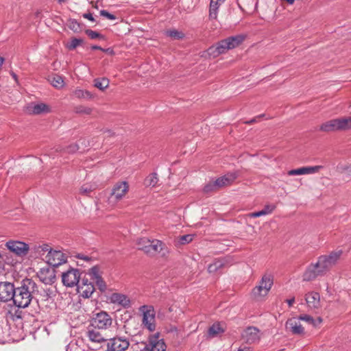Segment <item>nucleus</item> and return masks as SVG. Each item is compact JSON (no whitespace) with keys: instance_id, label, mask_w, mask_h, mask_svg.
<instances>
[{"instance_id":"obj_17","label":"nucleus","mask_w":351,"mask_h":351,"mask_svg":"<svg viewBox=\"0 0 351 351\" xmlns=\"http://www.w3.org/2000/svg\"><path fill=\"white\" fill-rule=\"evenodd\" d=\"M16 289L12 282L1 281V302L13 301Z\"/></svg>"},{"instance_id":"obj_53","label":"nucleus","mask_w":351,"mask_h":351,"mask_svg":"<svg viewBox=\"0 0 351 351\" xmlns=\"http://www.w3.org/2000/svg\"><path fill=\"white\" fill-rule=\"evenodd\" d=\"M76 257H77V258L83 259V260L86 261H90V258L89 256H85V255H83V254H77V255L76 256Z\"/></svg>"},{"instance_id":"obj_51","label":"nucleus","mask_w":351,"mask_h":351,"mask_svg":"<svg viewBox=\"0 0 351 351\" xmlns=\"http://www.w3.org/2000/svg\"><path fill=\"white\" fill-rule=\"evenodd\" d=\"M82 16L84 18V19H86L92 22H95V20L94 19V17L93 16L92 14L90 13V12H88V13H84L83 14Z\"/></svg>"},{"instance_id":"obj_22","label":"nucleus","mask_w":351,"mask_h":351,"mask_svg":"<svg viewBox=\"0 0 351 351\" xmlns=\"http://www.w3.org/2000/svg\"><path fill=\"white\" fill-rule=\"evenodd\" d=\"M307 306L311 309H318L321 307L320 295L315 291H311L305 295Z\"/></svg>"},{"instance_id":"obj_20","label":"nucleus","mask_w":351,"mask_h":351,"mask_svg":"<svg viewBox=\"0 0 351 351\" xmlns=\"http://www.w3.org/2000/svg\"><path fill=\"white\" fill-rule=\"evenodd\" d=\"M230 48H228L226 40L218 42L215 45L210 47L208 50V54L210 57L216 58L222 53H225Z\"/></svg>"},{"instance_id":"obj_14","label":"nucleus","mask_w":351,"mask_h":351,"mask_svg":"<svg viewBox=\"0 0 351 351\" xmlns=\"http://www.w3.org/2000/svg\"><path fill=\"white\" fill-rule=\"evenodd\" d=\"M286 330L295 335H302L304 334V328L302 326L298 318L292 317L289 319L285 324Z\"/></svg>"},{"instance_id":"obj_10","label":"nucleus","mask_w":351,"mask_h":351,"mask_svg":"<svg viewBox=\"0 0 351 351\" xmlns=\"http://www.w3.org/2000/svg\"><path fill=\"white\" fill-rule=\"evenodd\" d=\"M167 346L163 339L160 338L158 332L149 336L148 343L144 348L145 351H165Z\"/></svg>"},{"instance_id":"obj_27","label":"nucleus","mask_w":351,"mask_h":351,"mask_svg":"<svg viewBox=\"0 0 351 351\" xmlns=\"http://www.w3.org/2000/svg\"><path fill=\"white\" fill-rule=\"evenodd\" d=\"M230 263L228 258H223L221 259L215 260L213 263L210 264L208 267L209 273L217 272L219 269L223 267L226 265Z\"/></svg>"},{"instance_id":"obj_60","label":"nucleus","mask_w":351,"mask_h":351,"mask_svg":"<svg viewBox=\"0 0 351 351\" xmlns=\"http://www.w3.org/2000/svg\"><path fill=\"white\" fill-rule=\"evenodd\" d=\"M4 58L1 57V64L3 63Z\"/></svg>"},{"instance_id":"obj_42","label":"nucleus","mask_w":351,"mask_h":351,"mask_svg":"<svg viewBox=\"0 0 351 351\" xmlns=\"http://www.w3.org/2000/svg\"><path fill=\"white\" fill-rule=\"evenodd\" d=\"M93 283H95L101 291H104L106 289V285L101 277L93 281Z\"/></svg>"},{"instance_id":"obj_19","label":"nucleus","mask_w":351,"mask_h":351,"mask_svg":"<svg viewBox=\"0 0 351 351\" xmlns=\"http://www.w3.org/2000/svg\"><path fill=\"white\" fill-rule=\"evenodd\" d=\"M129 185L127 182H119L116 183L111 192V197H114L117 201L121 200L128 193Z\"/></svg>"},{"instance_id":"obj_12","label":"nucleus","mask_w":351,"mask_h":351,"mask_svg":"<svg viewBox=\"0 0 351 351\" xmlns=\"http://www.w3.org/2000/svg\"><path fill=\"white\" fill-rule=\"evenodd\" d=\"M130 346L129 341L123 337H114L110 339L107 344L108 351H125Z\"/></svg>"},{"instance_id":"obj_4","label":"nucleus","mask_w":351,"mask_h":351,"mask_svg":"<svg viewBox=\"0 0 351 351\" xmlns=\"http://www.w3.org/2000/svg\"><path fill=\"white\" fill-rule=\"evenodd\" d=\"M136 245L139 250L143 251L146 254L151 256H154L165 250V252L162 255L165 256L166 253H168V251L165 249V243L158 239L150 240L146 237L140 238L136 241Z\"/></svg>"},{"instance_id":"obj_50","label":"nucleus","mask_w":351,"mask_h":351,"mask_svg":"<svg viewBox=\"0 0 351 351\" xmlns=\"http://www.w3.org/2000/svg\"><path fill=\"white\" fill-rule=\"evenodd\" d=\"M263 215H264V213L263 212V210L250 213L247 215V216L250 218L258 217L263 216Z\"/></svg>"},{"instance_id":"obj_38","label":"nucleus","mask_w":351,"mask_h":351,"mask_svg":"<svg viewBox=\"0 0 351 351\" xmlns=\"http://www.w3.org/2000/svg\"><path fill=\"white\" fill-rule=\"evenodd\" d=\"M68 27L74 32L80 31V24L75 19H69L67 22Z\"/></svg>"},{"instance_id":"obj_49","label":"nucleus","mask_w":351,"mask_h":351,"mask_svg":"<svg viewBox=\"0 0 351 351\" xmlns=\"http://www.w3.org/2000/svg\"><path fill=\"white\" fill-rule=\"evenodd\" d=\"M51 250L49 246L47 244H44L43 245H40L38 247V251L40 254H41V252H49V251Z\"/></svg>"},{"instance_id":"obj_32","label":"nucleus","mask_w":351,"mask_h":351,"mask_svg":"<svg viewBox=\"0 0 351 351\" xmlns=\"http://www.w3.org/2000/svg\"><path fill=\"white\" fill-rule=\"evenodd\" d=\"M51 83L57 88H62L64 85L63 77L58 75H53L51 77Z\"/></svg>"},{"instance_id":"obj_57","label":"nucleus","mask_w":351,"mask_h":351,"mask_svg":"<svg viewBox=\"0 0 351 351\" xmlns=\"http://www.w3.org/2000/svg\"><path fill=\"white\" fill-rule=\"evenodd\" d=\"M315 321L318 326L319 324H320L322 322V318L319 317H317V319Z\"/></svg>"},{"instance_id":"obj_5","label":"nucleus","mask_w":351,"mask_h":351,"mask_svg":"<svg viewBox=\"0 0 351 351\" xmlns=\"http://www.w3.org/2000/svg\"><path fill=\"white\" fill-rule=\"evenodd\" d=\"M351 129V117L334 119L323 123L319 130L324 132L348 130Z\"/></svg>"},{"instance_id":"obj_23","label":"nucleus","mask_w":351,"mask_h":351,"mask_svg":"<svg viewBox=\"0 0 351 351\" xmlns=\"http://www.w3.org/2000/svg\"><path fill=\"white\" fill-rule=\"evenodd\" d=\"M98 330L97 328L91 326L88 328L86 336L92 343H101L106 341L104 336Z\"/></svg>"},{"instance_id":"obj_18","label":"nucleus","mask_w":351,"mask_h":351,"mask_svg":"<svg viewBox=\"0 0 351 351\" xmlns=\"http://www.w3.org/2000/svg\"><path fill=\"white\" fill-rule=\"evenodd\" d=\"M108 300L110 303L119 305L123 308H127L130 307L131 301L130 298L125 294L121 293H113L109 297Z\"/></svg>"},{"instance_id":"obj_34","label":"nucleus","mask_w":351,"mask_h":351,"mask_svg":"<svg viewBox=\"0 0 351 351\" xmlns=\"http://www.w3.org/2000/svg\"><path fill=\"white\" fill-rule=\"evenodd\" d=\"M219 190V187L217 186V184L215 180H211L208 182L204 187V192L205 193H210Z\"/></svg>"},{"instance_id":"obj_45","label":"nucleus","mask_w":351,"mask_h":351,"mask_svg":"<svg viewBox=\"0 0 351 351\" xmlns=\"http://www.w3.org/2000/svg\"><path fill=\"white\" fill-rule=\"evenodd\" d=\"M100 15L107 18L109 20L116 19V16L114 14L109 13L108 11L105 10H102L100 11Z\"/></svg>"},{"instance_id":"obj_28","label":"nucleus","mask_w":351,"mask_h":351,"mask_svg":"<svg viewBox=\"0 0 351 351\" xmlns=\"http://www.w3.org/2000/svg\"><path fill=\"white\" fill-rule=\"evenodd\" d=\"M245 39V36L243 35H237L234 36H230L225 39L227 42L228 48L232 49L239 45H240Z\"/></svg>"},{"instance_id":"obj_41","label":"nucleus","mask_w":351,"mask_h":351,"mask_svg":"<svg viewBox=\"0 0 351 351\" xmlns=\"http://www.w3.org/2000/svg\"><path fill=\"white\" fill-rule=\"evenodd\" d=\"M167 35L174 39H180L184 37V34L177 30H170L167 32Z\"/></svg>"},{"instance_id":"obj_26","label":"nucleus","mask_w":351,"mask_h":351,"mask_svg":"<svg viewBox=\"0 0 351 351\" xmlns=\"http://www.w3.org/2000/svg\"><path fill=\"white\" fill-rule=\"evenodd\" d=\"M224 2V0H210L209 5V19H217L219 8Z\"/></svg>"},{"instance_id":"obj_21","label":"nucleus","mask_w":351,"mask_h":351,"mask_svg":"<svg viewBox=\"0 0 351 351\" xmlns=\"http://www.w3.org/2000/svg\"><path fill=\"white\" fill-rule=\"evenodd\" d=\"M77 287L78 292L82 293L83 298H90L95 291L93 282H89L86 278H82L81 282H80Z\"/></svg>"},{"instance_id":"obj_1","label":"nucleus","mask_w":351,"mask_h":351,"mask_svg":"<svg viewBox=\"0 0 351 351\" xmlns=\"http://www.w3.org/2000/svg\"><path fill=\"white\" fill-rule=\"evenodd\" d=\"M38 292L36 283L30 278H25L23 280L22 285L16 288L15 295L13 299L14 306L11 307L5 314L7 322L15 321L16 319L21 318L17 315V307L25 308L30 304L34 295Z\"/></svg>"},{"instance_id":"obj_25","label":"nucleus","mask_w":351,"mask_h":351,"mask_svg":"<svg viewBox=\"0 0 351 351\" xmlns=\"http://www.w3.org/2000/svg\"><path fill=\"white\" fill-rule=\"evenodd\" d=\"M237 178L236 173H228L223 176H221L217 180H215V182L217 186L219 189L221 188L230 185Z\"/></svg>"},{"instance_id":"obj_43","label":"nucleus","mask_w":351,"mask_h":351,"mask_svg":"<svg viewBox=\"0 0 351 351\" xmlns=\"http://www.w3.org/2000/svg\"><path fill=\"white\" fill-rule=\"evenodd\" d=\"M86 34H87L91 39H96V38H103V36L100 34L97 33V32L93 31L91 29H86L85 31Z\"/></svg>"},{"instance_id":"obj_52","label":"nucleus","mask_w":351,"mask_h":351,"mask_svg":"<svg viewBox=\"0 0 351 351\" xmlns=\"http://www.w3.org/2000/svg\"><path fill=\"white\" fill-rule=\"evenodd\" d=\"M263 116H264V114L259 115V116H258V117H255V118H254V119H251V120H250V121H246V122H245V123H246V124H252V123H255V122H256V121H257V119H260L261 117H263Z\"/></svg>"},{"instance_id":"obj_7","label":"nucleus","mask_w":351,"mask_h":351,"mask_svg":"<svg viewBox=\"0 0 351 351\" xmlns=\"http://www.w3.org/2000/svg\"><path fill=\"white\" fill-rule=\"evenodd\" d=\"M81 273L78 269L69 268L62 273V282L67 287L77 286L80 283Z\"/></svg>"},{"instance_id":"obj_35","label":"nucleus","mask_w":351,"mask_h":351,"mask_svg":"<svg viewBox=\"0 0 351 351\" xmlns=\"http://www.w3.org/2000/svg\"><path fill=\"white\" fill-rule=\"evenodd\" d=\"M84 43V40L82 38H73L71 41L66 45V47L69 50L75 49L77 46Z\"/></svg>"},{"instance_id":"obj_8","label":"nucleus","mask_w":351,"mask_h":351,"mask_svg":"<svg viewBox=\"0 0 351 351\" xmlns=\"http://www.w3.org/2000/svg\"><path fill=\"white\" fill-rule=\"evenodd\" d=\"M112 324L111 316L106 312L101 311L95 315L91 319L90 325L92 327L97 328L101 330L109 328Z\"/></svg>"},{"instance_id":"obj_44","label":"nucleus","mask_w":351,"mask_h":351,"mask_svg":"<svg viewBox=\"0 0 351 351\" xmlns=\"http://www.w3.org/2000/svg\"><path fill=\"white\" fill-rule=\"evenodd\" d=\"M193 240V235L191 234H185L180 238V242L181 244L189 243Z\"/></svg>"},{"instance_id":"obj_9","label":"nucleus","mask_w":351,"mask_h":351,"mask_svg":"<svg viewBox=\"0 0 351 351\" xmlns=\"http://www.w3.org/2000/svg\"><path fill=\"white\" fill-rule=\"evenodd\" d=\"M143 312V324L149 330L154 331L156 328L155 312L152 306H143L141 307Z\"/></svg>"},{"instance_id":"obj_29","label":"nucleus","mask_w":351,"mask_h":351,"mask_svg":"<svg viewBox=\"0 0 351 351\" xmlns=\"http://www.w3.org/2000/svg\"><path fill=\"white\" fill-rule=\"evenodd\" d=\"M158 178L156 173H152L147 176L144 180V185L145 186L154 187L158 182Z\"/></svg>"},{"instance_id":"obj_30","label":"nucleus","mask_w":351,"mask_h":351,"mask_svg":"<svg viewBox=\"0 0 351 351\" xmlns=\"http://www.w3.org/2000/svg\"><path fill=\"white\" fill-rule=\"evenodd\" d=\"M94 86L101 90H104L109 86V80L107 78H97L94 80Z\"/></svg>"},{"instance_id":"obj_39","label":"nucleus","mask_w":351,"mask_h":351,"mask_svg":"<svg viewBox=\"0 0 351 351\" xmlns=\"http://www.w3.org/2000/svg\"><path fill=\"white\" fill-rule=\"evenodd\" d=\"M89 275L90 276L91 280L93 281H95V280L101 277L99 274V270L97 267H93L90 269Z\"/></svg>"},{"instance_id":"obj_16","label":"nucleus","mask_w":351,"mask_h":351,"mask_svg":"<svg viewBox=\"0 0 351 351\" xmlns=\"http://www.w3.org/2000/svg\"><path fill=\"white\" fill-rule=\"evenodd\" d=\"M37 276L45 285H52L56 280L55 270L48 266L41 268L37 273Z\"/></svg>"},{"instance_id":"obj_54","label":"nucleus","mask_w":351,"mask_h":351,"mask_svg":"<svg viewBox=\"0 0 351 351\" xmlns=\"http://www.w3.org/2000/svg\"><path fill=\"white\" fill-rule=\"evenodd\" d=\"M91 49H93V50H101V51H106L105 49H104L103 48H101V47L97 46V45H93V46H91Z\"/></svg>"},{"instance_id":"obj_47","label":"nucleus","mask_w":351,"mask_h":351,"mask_svg":"<svg viewBox=\"0 0 351 351\" xmlns=\"http://www.w3.org/2000/svg\"><path fill=\"white\" fill-rule=\"evenodd\" d=\"M79 149V146L76 143L71 144L66 148L68 153H75Z\"/></svg>"},{"instance_id":"obj_3","label":"nucleus","mask_w":351,"mask_h":351,"mask_svg":"<svg viewBox=\"0 0 351 351\" xmlns=\"http://www.w3.org/2000/svg\"><path fill=\"white\" fill-rule=\"evenodd\" d=\"M8 250L18 257H23L28 254L29 250V245L25 242L16 240H9L5 243V248L1 252V259L8 265H13L14 260L12 258L8 257L7 252Z\"/></svg>"},{"instance_id":"obj_36","label":"nucleus","mask_w":351,"mask_h":351,"mask_svg":"<svg viewBox=\"0 0 351 351\" xmlns=\"http://www.w3.org/2000/svg\"><path fill=\"white\" fill-rule=\"evenodd\" d=\"M74 111L80 114H90L93 112V109L84 106H77L75 107Z\"/></svg>"},{"instance_id":"obj_15","label":"nucleus","mask_w":351,"mask_h":351,"mask_svg":"<svg viewBox=\"0 0 351 351\" xmlns=\"http://www.w3.org/2000/svg\"><path fill=\"white\" fill-rule=\"evenodd\" d=\"M241 336L243 340L249 344L258 342L261 339L260 330L253 326H250L244 330Z\"/></svg>"},{"instance_id":"obj_55","label":"nucleus","mask_w":351,"mask_h":351,"mask_svg":"<svg viewBox=\"0 0 351 351\" xmlns=\"http://www.w3.org/2000/svg\"><path fill=\"white\" fill-rule=\"evenodd\" d=\"M286 302H287L289 306H291L295 302V298H292L291 299L287 300Z\"/></svg>"},{"instance_id":"obj_11","label":"nucleus","mask_w":351,"mask_h":351,"mask_svg":"<svg viewBox=\"0 0 351 351\" xmlns=\"http://www.w3.org/2000/svg\"><path fill=\"white\" fill-rule=\"evenodd\" d=\"M66 259L67 256L60 250H50L46 256L47 264L55 267L66 263Z\"/></svg>"},{"instance_id":"obj_24","label":"nucleus","mask_w":351,"mask_h":351,"mask_svg":"<svg viewBox=\"0 0 351 351\" xmlns=\"http://www.w3.org/2000/svg\"><path fill=\"white\" fill-rule=\"evenodd\" d=\"M323 168L321 165H317L314 167H303L296 169H292L288 171L289 176H297V175H304L311 174L318 172Z\"/></svg>"},{"instance_id":"obj_46","label":"nucleus","mask_w":351,"mask_h":351,"mask_svg":"<svg viewBox=\"0 0 351 351\" xmlns=\"http://www.w3.org/2000/svg\"><path fill=\"white\" fill-rule=\"evenodd\" d=\"M275 208V205H266L262 210L264 213V215H266L271 214Z\"/></svg>"},{"instance_id":"obj_48","label":"nucleus","mask_w":351,"mask_h":351,"mask_svg":"<svg viewBox=\"0 0 351 351\" xmlns=\"http://www.w3.org/2000/svg\"><path fill=\"white\" fill-rule=\"evenodd\" d=\"M341 172L351 176V165H344L341 167Z\"/></svg>"},{"instance_id":"obj_58","label":"nucleus","mask_w":351,"mask_h":351,"mask_svg":"<svg viewBox=\"0 0 351 351\" xmlns=\"http://www.w3.org/2000/svg\"><path fill=\"white\" fill-rule=\"evenodd\" d=\"M90 3H91V4H93V1H90ZM93 8H96V9H97V8H98L97 3H95V5H93Z\"/></svg>"},{"instance_id":"obj_31","label":"nucleus","mask_w":351,"mask_h":351,"mask_svg":"<svg viewBox=\"0 0 351 351\" xmlns=\"http://www.w3.org/2000/svg\"><path fill=\"white\" fill-rule=\"evenodd\" d=\"M74 95L79 99H90L93 97V94L88 91L82 89H77L73 92Z\"/></svg>"},{"instance_id":"obj_33","label":"nucleus","mask_w":351,"mask_h":351,"mask_svg":"<svg viewBox=\"0 0 351 351\" xmlns=\"http://www.w3.org/2000/svg\"><path fill=\"white\" fill-rule=\"evenodd\" d=\"M223 332V330L221 327L219 323H215L211 326L208 329V335L213 337L221 332Z\"/></svg>"},{"instance_id":"obj_37","label":"nucleus","mask_w":351,"mask_h":351,"mask_svg":"<svg viewBox=\"0 0 351 351\" xmlns=\"http://www.w3.org/2000/svg\"><path fill=\"white\" fill-rule=\"evenodd\" d=\"M298 318L300 319V321H301V320L305 321L308 324H311L312 326H313L315 327L317 326V324L316 321L311 315L304 314V315H300Z\"/></svg>"},{"instance_id":"obj_56","label":"nucleus","mask_w":351,"mask_h":351,"mask_svg":"<svg viewBox=\"0 0 351 351\" xmlns=\"http://www.w3.org/2000/svg\"><path fill=\"white\" fill-rule=\"evenodd\" d=\"M12 78L14 81L15 83H17V77H16V75L14 73H12Z\"/></svg>"},{"instance_id":"obj_13","label":"nucleus","mask_w":351,"mask_h":351,"mask_svg":"<svg viewBox=\"0 0 351 351\" xmlns=\"http://www.w3.org/2000/svg\"><path fill=\"white\" fill-rule=\"evenodd\" d=\"M25 112L30 115H39L51 112L50 107L44 103L32 102L25 107Z\"/></svg>"},{"instance_id":"obj_6","label":"nucleus","mask_w":351,"mask_h":351,"mask_svg":"<svg viewBox=\"0 0 351 351\" xmlns=\"http://www.w3.org/2000/svg\"><path fill=\"white\" fill-rule=\"evenodd\" d=\"M273 285V277L270 274L263 276L258 285L252 291V297L256 300H262L267 295Z\"/></svg>"},{"instance_id":"obj_59","label":"nucleus","mask_w":351,"mask_h":351,"mask_svg":"<svg viewBox=\"0 0 351 351\" xmlns=\"http://www.w3.org/2000/svg\"><path fill=\"white\" fill-rule=\"evenodd\" d=\"M59 3H62L66 1V0H57Z\"/></svg>"},{"instance_id":"obj_40","label":"nucleus","mask_w":351,"mask_h":351,"mask_svg":"<svg viewBox=\"0 0 351 351\" xmlns=\"http://www.w3.org/2000/svg\"><path fill=\"white\" fill-rule=\"evenodd\" d=\"M94 190V188L88 184L82 185L80 189V193L82 195H88L90 192Z\"/></svg>"},{"instance_id":"obj_2","label":"nucleus","mask_w":351,"mask_h":351,"mask_svg":"<svg viewBox=\"0 0 351 351\" xmlns=\"http://www.w3.org/2000/svg\"><path fill=\"white\" fill-rule=\"evenodd\" d=\"M343 251L338 250L330 252L328 255L321 256L317 262L311 265L303 274L304 281H311L319 276H322L330 270L340 259Z\"/></svg>"}]
</instances>
